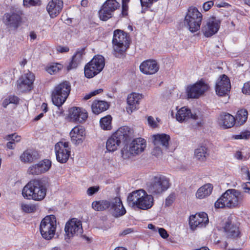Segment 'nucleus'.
<instances>
[{
    "mask_svg": "<svg viewBox=\"0 0 250 250\" xmlns=\"http://www.w3.org/2000/svg\"><path fill=\"white\" fill-rule=\"evenodd\" d=\"M175 199V195L174 193H171L166 199L165 206L169 207L173 203Z\"/></svg>",
    "mask_w": 250,
    "mask_h": 250,
    "instance_id": "nucleus-45",
    "label": "nucleus"
},
{
    "mask_svg": "<svg viewBox=\"0 0 250 250\" xmlns=\"http://www.w3.org/2000/svg\"><path fill=\"white\" fill-rule=\"evenodd\" d=\"M202 20V14L195 7H190L185 18L184 25L193 33L199 30Z\"/></svg>",
    "mask_w": 250,
    "mask_h": 250,
    "instance_id": "nucleus-7",
    "label": "nucleus"
},
{
    "mask_svg": "<svg viewBox=\"0 0 250 250\" xmlns=\"http://www.w3.org/2000/svg\"><path fill=\"white\" fill-rule=\"evenodd\" d=\"M35 80L33 73L28 72L22 75L17 81V87L21 92L30 91L33 88V83Z\"/></svg>",
    "mask_w": 250,
    "mask_h": 250,
    "instance_id": "nucleus-15",
    "label": "nucleus"
},
{
    "mask_svg": "<svg viewBox=\"0 0 250 250\" xmlns=\"http://www.w3.org/2000/svg\"><path fill=\"white\" fill-rule=\"evenodd\" d=\"M213 189V186L210 184H206L200 187L196 193V196L199 199H203L208 196Z\"/></svg>",
    "mask_w": 250,
    "mask_h": 250,
    "instance_id": "nucleus-35",
    "label": "nucleus"
},
{
    "mask_svg": "<svg viewBox=\"0 0 250 250\" xmlns=\"http://www.w3.org/2000/svg\"><path fill=\"white\" fill-rule=\"evenodd\" d=\"M103 91V89H102V88H99V89H96V90H95L92 92H91V95H92V96H94L99 93H102V92Z\"/></svg>",
    "mask_w": 250,
    "mask_h": 250,
    "instance_id": "nucleus-59",
    "label": "nucleus"
},
{
    "mask_svg": "<svg viewBox=\"0 0 250 250\" xmlns=\"http://www.w3.org/2000/svg\"><path fill=\"white\" fill-rule=\"evenodd\" d=\"M147 122L149 125L155 128L157 126V123L155 121L154 119L152 116H149L147 118Z\"/></svg>",
    "mask_w": 250,
    "mask_h": 250,
    "instance_id": "nucleus-52",
    "label": "nucleus"
},
{
    "mask_svg": "<svg viewBox=\"0 0 250 250\" xmlns=\"http://www.w3.org/2000/svg\"><path fill=\"white\" fill-rule=\"evenodd\" d=\"M72 143L76 145L81 144L84 140L85 130L80 125L74 127L70 132Z\"/></svg>",
    "mask_w": 250,
    "mask_h": 250,
    "instance_id": "nucleus-21",
    "label": "nucleus"
},
{
    "mask_svg": "<svg viewBox=\"0 0 250 250\" xmlns=\"http://www.w3.org/2000/svg\"><path fill=\"white\" fill-rule=\"evenodd\" d=\"M105 65V60L103 56L95 55L84 67L85 76L87 78H92L100 73Z\"/></svg>",
    "mask_w": 250,
    "mask_h": 250,
    "instance_id": "nucleus-8",
    "label": "nucleus"
},
{
    "mask_svg": "<svg viewBox=\"0 0 250 250\" xmlns=\"http://www.w3.org/2000/svg\"><path fill=\"white\" fill-rule=\"evenodd\" d=\"M147 228L149 229H152L154 232L157 231H158V229L159 228H158V227H156L154 225H153L152 224H149L148 225Z\"/></svg>",
    "mask_w": 250,
    "mask_h": 250,
    "instance_id": "nucleus-61",
    "label": "nucleus"
},
{
    "mask_svg": "<svg viewBox=\"0 0 250 250\" xmlns=\"http://www.w3.org/2000/svg\"><path fill=\"white\" fill-rule=\"evenodd\" d=\"M62 65L61 64L57 63L55 65H53L50 66L47 71L52 74V73H56L61 69Z\"/></svg>",
    "mask_w": 250,
    "mask_h": 250,
    "instance_id": "nucleus-43",
    "label": "nucleus"
},
{
    "mask_svg": "<svg viewBox=\"0 0 250 250\" xmlns=\"http://www.w3.org/2000/svg\"><path fill=\"white\" fill-rule=\"evenodd\" d=\"M248 116V111L244 108L239 110L236 115L235 119V124L236 125H243L247 120Z\"/></svg>",
    "mask_w": 250,
    "mask_h": 250,
    "instance_id": "nucleus-37",
    "label": "nucleus"
},
{
    "mask_svg": "<svg viewBox=\"0 0 250 250\" xmlns=\"http://www.w3.org/2000/svg\"><path fill=\"white\" fill-rule=\"evenodd\" d=\"M111 201L106 200L94 201L92 204V208L96 211L105 210L110 207Z\"/></svg>",
    "mask_w": 250,
    "mask_h": 250,
    "instance_id": "nucleus-36",
    "label": "nucleus"
},
{
    "mask_svg": "<svg viewBox=\"0 0 250 250\" xmlns=\"http://www.w3.org/2000/svg\"><path fill=\"white\" fill-rule=\"evenodd\" d=\"M141 72L146 74H153L159 70V65L154 60H148L143 62L140 66Z\"/></svg>",
    "mask_w": 250,
    "mask_h": 250,
    "instance_id": "nucleus-22",
    "label": "nucleus"
},
{
    "mask_svg": "<svg viewBox=\"0 0 250 250\" xmlns=\"http://www.w3.org/2000/svg\"><path fill=\"white\" fill-rule=\"evenodd\" d=\"M244 198L243 194L238 190L229 189L215 203L216 208H234L238 207Z\"/></svg>",
    "mask_w": 250,
    "mask_h": 250,
    "instance_id": "nucleus-3",
    "label": "nucleus"
},
{
    "mask_svg": "<svg viewBox=\"0 0 250 250\" xmlns=\"http://www.w3.org/2000/svg\"><path fill=\"white\" fill-rule=\"evenodd\" d=\"M21 208L23 211L27 213L33 212L36 209L35 206L28 204H22Z\"/></svg>",
    "mask_w": 250,
    "mask_h": 250,
    "instance_id": "nucleus-41",
    "label": "nucleus"
},
{
    "mask_svg": "<svg viewBox=\"0 0 250 250\" xmlns=\"http://www.w3.org/2000/svg\"><path fill=\"white\" fill-rule=\"evenodd\" d=\"M6 140L12 142H19L21 140V137L16 133L12 134L6 136Z\"/></svg>",
    "mask_w": 250,
    "mask_h": 250,
    "instance_id": "nucleus-44",
    "label": "nucleus"
},
{
    "mask_svg": "<svg viewBox=\"0 0 250 250\" xmlns=\"http://www.w3.org/2000/svg\"><path fill=\"white\" fill-rule=\"evenodd\" d=\"M127 203L132 208H137L146 210L151 208L153 205V197L148 195L143 189L136 190L130 193L127 197Z\"/></svg>",
    "mask_w": 250,
    "mask_h": 250,
    "instance_id": "nucleus-2",
    "label": "nucleus"
},
{
    "mask_svg": "<svg viewBox=\"0 0 250 250\" xmlns=\"http://www.w3.org/2000/svg\"><path fill=\"white\" fill-rule=\"evenodd\" d=\"M112 117L110 115H107L101 119L100 124L101 127L104 130H110L111 129Z\"/></svg>",
    "mask_w": 250,
    "mask_h": 250,
    "instance_id": "nucleus-39",
    "label": "nucleus"
},
{
    "mask_svg": "<svg viewBox=\"0 0 250 250\" xmlns=\"http://www.w3.org/2000/svg\"><path fill=\"white\" fill-rule=\"evenodd\" d=\"M9 103L17 104L19 102V98L16 96L10 97L9 98Z\"/></svg>",
    "mask_w": 250,
    "mask_h": 250,
    "instance_id": "nucleus-56",
    "label": "nucleus"
},
{
    "mask_svg": "<svg viewBox=\"0 0 250 250\" xmlns=\"http://www.w3.org/2000/svg\"><path fill=\"white\" fill-rule=\"evenodd\" d=\"M99 14L101 20L106 21L112 17L113 12L103 4L99 12Z\"/></svg>",
    "mask_w": 250,
    "mask_h": 250,
    "instance_id": "nucleus-38",
    "label": "nucleus"
},
{
    "mask_svg": "<svg viewBox=\"0 0 250 250\" xmlns=\"http://www.w3.org/2000/svg\"><path fill=\"white\" fill-rule=\"evenodd\" d=\"M134 232V230L132 228H127L124 230L120 234V235L125 236L128 234Z\"/></svg>",
    "mask_w": 250,
    "mask_h": 250,
    "instance_id": "nucleus-55",
    "label": "nucleus"
},
{
    "mask_svg": "<svg viewBox=\"0 0 250 250\" xmlns=\"http://www.w3.org/2000/svg\"><path fill=\"white\" fill-rule=\"evenodd\" d=\"M250 182L243 183L241 185V188L245 193H249L250 191Z\"/></svg>",
    "mask_w": 250,
    "mask_h": 250,
    "instance_id": "nucleus-50",
    "label": "nucleus"
},
{
    "mask_svg": "<svg viewBox=\"0 0 250 250\" xmlns=\"http://www.w3.org/2000/svg\"><path fill=\"white\" fill-rule=\"evenodd\" d=\"M57 50L61 53L67 52L69 51V48L67 47L59 46Z\"/></svg>",
    "mask_w": 250,
    "mask_h": 250,
    "instance_id": "nucleus-58",
    "label": "nucleus"
},
{
    "mask_svg": "<svg viewBox=\"0 0 250 250\" xmlns=\"http://www.w3.org/2000/svg\"><path fill=\"white\" fill-rule=\"evenodd\" d=\"M15 143L14 142L11 141H9V142L7 143V147L11 149H13L15 148Z\"/></svg>",
    "mask_w": 250,
    "mask_h": 250,
    "instance_id": "nucleus-60",
    "label": "nucleus"
},
{
    "mask_svg": "<svg viewBox=\"0 0 250 250\" xmlns=\"http://www.w3.org/2000/svg\"><path fill=\"white\" fill-rule=\"evenodd\" d=\"M104 5L113 13L120 7L119 3L116 0H107Z\"/></svg>",
    "mask_w": 250,
    "mask_h": 250,
    "instance_id": "nucleus-40",
    "label": "nucleus"
},
{
    "mask_svg": "<svg viewBox=\"0 0 250 250\" xmlns=\"http://www.w3.org/2000/svg\"><path fill=\"white\" fill-rule=\"evenodd\" d=\"M209 155V150L206 145L199 146L194 150V158L201 162H205Z\"/></svg>",
    "mask_w": 250,
    "mask_h": 250,
    "instance_id": "nucleus-31",
    "label": "nucleus"
},
{
    "mask_svg": "<svg viewBox=\"0 0 250 250\" xmlns=\"http://www.w3.org/2000/svg\"><path fill=\"white\" fill-rule=\"evenodd\" d=\"M111 203L110 210L114 217H118L123 216L125 213L126 210L120 198H114L111 201Z\"/></svg>",
    "mask_w": 250,
    "mask_h": 250,
    "instance_id": "nucleus-23",
    "label": "nucleus"
},
{
    "mask_svg": "<svg viewBox=\"0 0 250 250\" xmlns=\"http://www.w3.org/2000/svg\"><path fill=\"white\" fill-rule=\"evenodd\" d=\"M47 105L45 103H43L42 105V110L44 112H46L47 111Z\"/></svg>",
    "mask_w": 250,
    "mask_h": 250,
    "instance_id": "nucleus-64",
    "label": "nucleus"
},
{
    "mask_svg": "<svg viewBox=\"0 0 250 250\" xmlns=\"http://www.w3.org/2000/svg\"><path fill=\"white\" fill-rule=\"evenodd\" d=\"M158 0H140L142 7H150L152 3Z\"/></svg>",
    "mask_w": 250,
    "mask_h": 250,
    "instance_id": "nucleus-48",
    "label": "nucleus"
},
{
    "mask_svg": "<svg viewBox=\"0 0 250 250\" xmlns=\"http://www.w3.org/2000/svg\"><path fill=\"white\" fill-rule=\"evenodd\" d=\"M221 22V21L215 17H210L202 28L205 36L210 37L216 34L220 28Z\"/></svg>",
    "mask_w": 250,
    "mask_h": 250,
    "instance_id": "nucleus-14",
    "label": "nucleus"
},
{
    "mask_svg": "<svg viewBox=\"0 0 250 250\" xmlns=\"http://www.w3.org/2000/svg\"><path fill=\"white\" fill-rule=\"evenodd\" d=\"M189 118L196 120L199 117L196 113L192 112L190 109L185 107L180 109L176 114V119L180 122L185 121Z\"/></svg>",
    "mask_w": 250,
    "mask_h": 250,
    "instance_id": "nucleus-24",
    "label": "nucleus"
},
{
    "mask_svg": "<svg viewBox=\"0 0 250 250\" xmlns=\"http://www.w3.org/2000/svg\"><path fill=\"white\" fill-rule=\"evenodd\" d=\"M22 194L25 199L41 201L46 196V188L41 180H32L24 187Z\"/></svg>",
    "mask_w": 250,
    "mask_h": 250,
    "instance_id": "nucleus-1",
    "label": "nucleus"
},
{
    "mask_svg": "<svg viewBox=\"0 0 250 250\" xmlns=\"http://www.w3.org/2000/svg\"><path fill=\"white\" fill-rule=\"evenodd\" d=\"M170 186L169 180L164 176H155L148 186V191L152 194H160Z\"/></svg>",
    "mask_w": 250,
    "mask_h": 250,
    "instance_id": "nucleus-11",
    "label": "nucleus"
},
{
    "mask_svg": "<svg viewBox=\"0 0 250 250\" xmlns=\"http://www.w3.org/2000/svg\"><path fill=\"white\" fill-rule=\"evenodd\" d=\"M160 235L162 237L163 239H167L168 236L169 235L167 233V230L164 229V228H159L158 229V231Z\"/></svg>",
    "mask_w": 250,
    "mask_h": 250,
    "instance_id": "nucleus-49",
    "label": "nucleus"
},
{
    "mask_svg": "<svg viewBox=\"0 0 250 250\" xmlns=\"http://www.w3.org/2000/svg\"><path fill=\"white\" fill-rule=\"evenodd\" d=\"M155 147L154 148L152 152L153 155H155L156 156H159L162 154V149L159 146H155Z\"/></svg>",
    "mask_w": 250,
    "mask_h": 250,
    "instance_id": "nucleus-53",
    "label": "nucleus"
},
{
    "mask_svg": "<svg viewBox=\"0 0 250 250\" xmlns=\"http://www.w3.org/2000/svg\"><path fill=\"white\" fill-rule=\"evenodd\" d=\"M241 170L242 174H246L247 175L248 179L250 180V173L248 168L246 166H243Z\"/></svg>",
    "mask_w": 250,
    "mask_h": 250,
    "instance_id": "nucleus-54",
    "label": "nucleus"
},
{
    "mask_svg": "<svg viewBox=\"0 0 250 250\" xmlns=\"http://www.w3.org/2000/svg\"><path fill=\"white\" fill-rule=\"evenodd\" d=\"M71 91V84L68 81L56 85L51 94L52 101L56 106H61L65 102Z\"/></svg>",
    "mask_w": 250,
    "mask_h": 250,
    "instance_id": "nucleus-5",
    "label": "nucleus"
},
{
    "mask_svg": "<svg viewBox=\"0 0 250 250\" xmlns=\"http://www.w3.org/2000/svg\"><path fill=\"white\" fill-rule=\"evenodd\" d=\"M142 98V95L139 93H131L128 96L127 99L128 106L126 107V110L129 114H131L137 108L139 100Z\"/></svg>",
    "mask_w": 250,
    "mask_h": 250,
    "instance_id": "nucleus-27",
    "label": "nucleus"
},
{
    "mask_svg": "<svg viewBox=\"0 0 250 250\" xmlns=\"http://www.w3.org/2000/svg\"><path fill=\"white\" fill-rule=\"evenodd\" d=\"M38 152L34 150H26L21 155V160L24 163H31L39 158Z\"/></svg>",
    "mask_w": 250,
    "mask_h": 250,
    "instance_id": "nucleus-32",
    "label": "nucleus"
},
{
    "mask_svg": "<svg viewBox=\"0 0 250 250\" xmlns=\"http://www.w3.org/2000/svg\"><path fill=\"white\" fill-rule=\"evenodd\" d=\"M231 85L229 78L226 75H222L216 83L215 90L216 94L220 96L229 95Z\"/></svg>",
    "mask_w": 250,
    "mask_h": 250,
    "instance_id": "nucleus-16",
    "label": "nucleus"
},
{
    "mask_svg": "<svg viewBox=\"0 0 250 250\" xmlns=\"http://www.w3.org/2000/svg\"><path fill=\"white\" fill-rule=\"evenodd\" d=\"M235 157L237 159L240 160L242 159V154L241 152L237 151L235 154Z\"/></svg>",
    "mask_w": 250,
    "mask_h": 250,
    "instance_id": "nucleus-62",
    "label": "nucleus"
},
{
    "mask_svg": "<svg viewBox=\"0 0 250 250\" xmlns=\"http://www.w3.org/2000/svg\"><path fill=\"white\" fill-rule=\"evenodd\" d=\"M224 230L227 236L230 238H236L240 235V231L238 227L235 225L232 224L231 221L229 218L225 223L224 227Z\"/></svg>",
    "mask_w": 250,
    "mask_h": 250,
    "instance_id": "nucleus-28",
    "label": "nucleus"
},
{
    "mask_svg": "<svg viewBox=\"0 0 250 250\" xmlns=\"http://www.w3.org/2000/svg\"><path fill=\"white\" fill-rule=\"evenodd\" d=\"M242 139H248L250 136V132L246 131L241 133Z\"/></svg>",
    "mask_w": 250,
    "mask_h": 250,
    "instance_id": "nucleus-57",
    "label": "nucleus"
},
{
    "mask_svg": "<svg viewBox=\"0 0 250 250\" xmlns=\"http://www.w3.org/2000/svg\"><path fill=\"white\" fill-rule=\"evenodd\" d=\"M69 117L73 122L81 123L87 118V113L80 107H73L69 109Z\"/></svg>",
    "mask_w": 250,
    "mask_h": 250,
    "instance_id": "nucleus-20",
    "label": "nucleus"
},
{
    "mask_svg": "<svg viewBox=\"0 0 250 250\" xmlns=\"http://www.w3.org/2000/svg\"><path fill=\"white\" fill-rule=\"evenodd\" d=\"M99 190V187H91L89 188L87 190V194L91 196L98 192Z\"/></svg>",
    "mask_w": 250,
    "mask_h": 250,
    "instance_id": "nucleus-47",
    "label": "nucleus"
},
{
    "mask_svg": "<svg viewBox=\"0 0 250 250\" xmlns=\"http://www.w3.org/2000/svg\"><path fill=\"white\" fill-rule=\"evenodd\" d=\"M55 216H47L41 222L40 230L42 237L46 240H50L54 236L56 229V222Z\"/></svg>",
    "mask_w": 250,
    "mask_h": 250,
    "instance_id": "nucleus-9",
    "label": "nucleus"
},
{
    "mask_svg": "<svg viewBox=\"0 0 250 250\" xmlns=\"http://www.w3.org/2000/svg\"><path fill=\"white\" fill-rule=\"evenodd\" d=\"M109 106L108 103L104 101H94L91 105L92 112L95 114L106 110Z\"/></svg>",
    "mask_w": 250,
    "mask_h": 250,
    "instance_id": "nucleus-33",
    "label": "nucleus"
},
{
    "mask_svg": "<svg viewBox=\"0 0 250 250\" xmlns=\"http://www.w3.org/2000/svg\"><path fill=\"white\" fill-rule=\"evenodd\" d=\"M84 54V48L77 51L76 53L72 57L71 62H70L69 65L67 66V70H69L77 67L78 65L81 62Z\"/></svg>",
    "mask_w": 250,
    "mask_h": 250,
    "instance_id": "nucleus-34",
    "label": "nucleus"
},
{
    "mask_svg": "<svg viewBox=\"0 0 250 250\" xmlns=\"http://www.w3.org/2000/svg\"><path fill=\"white\" fill-rule=\"evenodd\" d=\"M64 239L67 242L75 235H81L83 232L82 222L76 218H72L65 224Z\"/></svg>",
    "mask_w": 250,
    "mask_h": 250,
    "instance_id": "nucleus-12",
    "label": "nucleus"
},
{
    "mask_svg": "<svg viewBox=\"0 0 250 250\" xmlns=\"http://www.w3.org/2000/svg\"><path fill=\"white\" fill-rule=\"evenodd\" d=\"M68 142H59L55 146L57 160L60 163H65L70 155Z\"/></svg>",
    "mask_w": 250,
    "mask_h": 250,
    "instance_id": "nucleus-13",
    "label": "nucleus"
},
{
    "mask_svg": "<svg viewBox=\"0 0 250 250\" xmlns=\"http://www.w3.org/2000/svg\"><path fill=\"white\" fill-rule=\"evenodd\" d=\"M30 37L31 40H35L37 38V35L34 32H32L30 34Z\"/></svg>",
    "mask_w": 250,
    "mask_h": 250,
    "instance_id": "nucleus-63",
    "label": "nucleus"
},
{
    "mask_svg": "<svg viewBox=\"0 0 250 250\" xmlns=\"http://www.w3.org/2000/svg\"><path fill=\"white\" fill-rule=\"evenodd\" d=\"M63 2L62 0H52L48 3L46 9L51 18L56 17L62 11Z\"/></svg>",
    "mask_w": 250,
    "mask_h": 250,
    "instance_id": "nucleus-25",
    "label": "nucleus"
},
{
    "mask_svg": "<svg viewBox=\"0 0 250 250\" xmlns=\"http://www.w3.org/2000/svg\"><path fill=\"white\" fill-rule=\"evenodd\" d=\"M218 122L220 126L223 128H229L235 124L234 117L229 113H223L219 115Z\"/></svg>",
    "mask_w": 250,
    "mask_h": 250,
    "instance_id": "nucleus-26",
    "label": "nucleus"
},
{
    "mask_svg": "<svg viewBox=\"0 0 250 250\" xmlns=\"http://www.w3.org/2000/svg\"><path fill=\"white\" fill-rule=\"evenodd\" d=\"M214 2L212 0L208 1L203 4V8L205 11H207L213 5Z\"/></svg>",
    "mask_w": 250,
    "mask_h": 250,
    "instance_id": "nucleus-51",
    "label": "nucleus"
},
{
    "mask_svg": "<svg viewBox=\"0 0 250 250\" xmlns=\"http://www.w3.org/2000/svg\"><path fill=\"white\" fill-rule=\"evenodd\" d=\"M4 17L6 23L14 27H18L21 21V13L19 12L7 13Z\"/></svg>",
    "mask_w": 250,
    "mask_h": 250,
    "instance_id": "nucleus-30",
    "label": "nucleus"
},
{
    "mask_svg": "<svg viewBox=\"0 0 250 250\" xmlns=\"http://www.w3.org/2000/svg\"><path fill=\"white\" fill-rule=\"evenodd\" d=\"M146 147V141L141 138L134 139L129 145H125L122 149V154L125 159L137 155L143 152Z\"/></svg>",
    "mask_w": 250,
    "mask_h": 250,
    "instance_id": "nucleus-10",
    "label": "nucleus"
},
{
    "mask_svg": "<svg viewBox=\"0 0 250 250\" xmlns=\"http://www.w3.org/2000/svg\"><path fill=\"white\" fill-rule=\"evenodd\" d=\"M208 85L200 81L196 83L187 89L188 97L189 98H198L208 90Z\"/></svg>",
    "mask_w": 250,
    "mask_h": 250,
    "instance_id": "nucleus-19",
    "label": "nucleus"
},
{
    "mask_svg": "<svg viewBox=\"0 0 250 250\" xmlns=\"http://www.w3.org/2000/svg\"><path fill=\"white\" fill-rule=\"evenodd\" d=\"M40 4V0H23V5L26 7L38 6Z\"/></svg>",
    "mask_w": 250,
    "mask_h": 250,
    "instance_id": "nucleus-42",
    "label": "nucleus"
},
{
    "mask_svg": "<svg viewBox=\"0 0 250 250\" xmlns=\"http://www.w3.org/2000/svg\"><path fill=\"white\" fill-rule=\"evenodd\" d=\"M208 223V214L205 212L192 215L189 217V224L192 230H194L197 227H206Z\"/></svg>",
    "mask_w": 250,
    "mask_h": 250,
    "instance_id": "nucleus-17",
    "label": "nucleus"
},
{
    "mask_svg": "<svg viewBox=\"0 0 250 250\" xmlns=\"http://www.w3.org/2000/svg\"><path fill=\"white\" fill-rule=\"evenodd\" d=\"M133 130L127 126L120 127L106 141V147L108 151L117 149L121 143L130 140L133 135Z\"/></svg>",
    "mask_w": 250,
    "mask_h": 250,
    "instance_id": "nucleus-4",
    "label": "nucleus"
},
{
    "mask_svg": "<svg viewBox=\"0 0 250 250\" xmlns=\"http://www.w3.org/2000/svg\"><path fill=\"white\" fill-rule=\"evenodd\" d=\"M242 92L245 94L249 95L250 93V83L249 82L245 83L244 84L242 89Z\"/></svg>",
    "mask_w": 250,
    "mask_h": 250,
    "instance_id": "nucleus-46",
    "label": "nucleus"
},
{
    "mask_svg": "<svg viewBox=\"0 0 250 250\" xmlns=\"http://www.w3.org/2000/svg\"><path fill=\"white\" fill-rule=\"evenodd\" d=\"M128 37L127 34L122 30L114 31L112 39L114 54L118 58L121 57L129 46Z\"/></svg>",
    "mask_w": 250,
    "mask_h": 250,
    "instance_id": "nucleus-6",
    "label": "nucleus"
},
{
    "mask_svg": "<svg viewBox=\"0 0 250 250\" xmlns=\"http://www.w3.org/2000/svg\"><path fill=\"white\" fill-rule=\"evenodd\" d=\"M51 166V162L48 159H44L38 164L30 166L27 172L29 174L39 175L47 171Z\"/></svg>",
    "mask_w": 250,
    "mask_h": 250,
    "instance_id": "nucleus-18",
    "label": "nucleus"
},
{
    "mask_svg": "<svg viewBox=\"0 0 250 250\" xmlns=\"http://www.w3.org/2000/svg\"><path fill=\"white\" fill-rule=\"evenodd\" d=\"M154 146H162L165 150H167L170 137L166 134H157L152 136Z\"/></svg>",
    "mask_w": 250,
    "mask_h": 250,
    "instance_id": "nucleus-29",
    "label": "nucleus"
}]
</instances>
